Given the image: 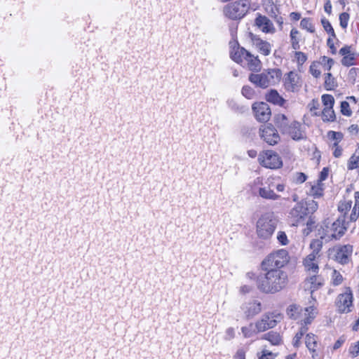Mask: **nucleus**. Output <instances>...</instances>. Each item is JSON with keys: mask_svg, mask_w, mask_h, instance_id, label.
<instances>
[{"mask_svg": "<svg viewBox=\"0 0 359 359\" xmlns=\"http://www.w3.org/2000/svg\"><path fill=\"white\" fill-rule=\"evenodd\" d=\"M322 118L324 121H334L335 119V114L333 107H324L322 111Z\"/></svg>", "mask_w": 359, "mask_h": 359, "instance_id": "32", "label": "nucleus"}, {"mask_svg": "<svg viewBox=\"0 0 359 359\" xmlns=\"http://www.w3.org/2000/svg\"><path fill=\"white\" fill-rule=\"evenodd\" d=\"M349 20V15L347 13H342L339 15L340 25L342 28H346Z\"/></svg>", "mask_w": 359, "mask_h": 359, "instance_id": "52", "label": "nucleus"}, {"mask_svg": "<svg viewBox=\"0 0 359 359\" xmlns=\"http://www.w3.org/2000/svg\"><path fill=\"white\" fill-rule=\"evenodd\" d=\"M341 112L343 115L346 116H350L351 115L352 111L348 102L343 101L341 102Z\"/></svg>", "mask_w": 359, "mask_h": 359, "instance_id": "50", "label": "nucleus"}, {"mask_svg": "<svg viewBox=\"0 0 359 359\" xmlns=\"http://www.w3.org/2000/svg\"><path fill=\"white\" fill-rule=\"evenodd\" d=\"M324 191V184L320 182H316L311 185L309 194L315 198H319L323 196Z\"/></svg>", "mask_w": 359, "mask_h": 359, "instance_id": "30", "label": "nucleus"}, {"mask_svg": "<svg viewBox=\"0 0 359 359\" xmlns=\"http://www.w3.org/2000/svg\"><path fill=\"white\" fill-rule=\"evenodd\" d=\"M255 25L263 32L266 34H273L276 28L273 22L266 16L258 14Z\"/></svg>", "mask_w": 359, "mask_h": 359, "instance_id": "15", "label": "nucleus"}, {"mask_svg": "<svg viewBox=\"0 0 359 359\" xmlns=\"http://www.w3.org/2000/svg\"><path fill=\"white\" fill-rule=\"evenodd\" d=\"M244 60V62L242 65H246L250 71H257L260 69L261 62L257 56H255L248 52V56H246Z\"/></svg>", "mask_w": 359, "mask_h": 359, "instance_id": "25", "label": "nucleus"}, {"mask_svg": "<svg viewBox=\"0 0 359 359\" xmlns=\"http://www.w3.org/2000/svg\"><path fill=\"white\" fill-rule=\"evenodd\" d=\"M318 106H319V104H318V101L312 100L311 103L310 104V111L312 112L313 111V114L316 116L319 115V112L317 111V110L318 109Z\"/></svg>", "mask_w": 359, "mask_h": 359, "instance_id": "59", "label": "nucleus"}, {"mask_svg": "<svg viewBox=\"0 0 359 359\" xmlns=\"http://www.w3.org/2000/svg\"><path fill=\"white\" fill-rule=\"evenodd\" d=\"M261 138L270 145H274L280 140V136L276 128L271 125H264L259 128Z\"/></svg>", "mask_w": 359, "mask_h": 359, "instance_id": "13", "label": "nucleus"}, {"mask_svg": "<svg viewBox=\"0 0 359 359\" xmlns=\"http://www.w3.org/2000/svg\"><path fill=\"white\" fill-rule=\"evenodd\" d=\"M262 338L269 341L272 345H279L282 343L281 336L276 332H269L265 334Z\"/></svg>", "mask_w": 359, "mask_h": 359, "instance_id": "29", "label": "nucleus"}, {"mask_svg": "<svg viewBox=\"0 0 359 359\" xmlns=\"http://www.w3.org/2000/svg\"><path fill=\"white\" fill-rule=\"evenodd\" d=\"M241 94L248 100L254 99L256 96L255 90L249 86H244L242 88Z\"/></svg>", "mask_w": 359, "mask_h": 359, "instance_id": "37", "label": "nucleus"}, {"mask_svg": "<svg viewBox=\"0 0 359 359\" xmlns=\"http://www.w3.org/2000/svg\"><path fill=\"white\" fill-rule=\"evenodd\" d=\"M241 332L245 338H250L255 336L256 334L260 332L256 327V323L255 324L250 323L247 326H244L241 328Z\"/></svg>", "mask_w": 359, "mask_h": 359, "instance_id": "28", "label": "nucleus"}, {"mask_svg": "<svg viewBox=\"0 0 359 359\" xmlns=\"http://www.w3.org/2000/svg\"><path fill=\"white\" fill-rule=\"evenodd\" d=\"M283 76L282 71L278 68L264 69L260 74H250L249 81L257 87L266 88L278 84Z\"/></svg>", "mask_w": 359, "mask_h": 359, "instance_id": "2", "label": "nucleus"}, {"mask_svg": "<svg viewBox=\"0 0 359 359\" xmlns=\"http://www.w3.org/2000/svg\"><path fill=\"white\" fill-rule=\"evenodd\" d=\"M353 252V247L346 245L340 247L336 254V259L341 264H346L348 262L349 257Z\"/></svg>", "mask_w": 359, "mask_h": 359, "instance_id": "21", "label": "nucleus"}, {"mask_svg": "<svg viewBox=\"0 0 359 359\" xmlns=\"http://www.w3.org/2000/svg\"><path fill=\"white\" fill-rule=\"evenodd\" d=\"M342 56L341 63L343 66L351 67L355 65L356 53L351 46H344L339 50Z\"/></svg>", "mask_w": 359, "mask_h": 359, "instance_id": "14", "label": "nucleus"}, {"mask_svg": "<svg viewBox=\"0 0 359 359\" xmlns=\"http://www.w3.org/2000/svg\"><path fill=\"white\" fill-rule=\"evenodd\" d=\"M276 121L277 125L282 128V130L285 132L288 126V120L287 118L284 114H278L276 117Z\"/></svg>", "mask_w": 359, "mask_h": 359, "instance_id": "36", "label": "nucleus"}, {"mask_svg": "<svg viewBox=\"0 0 359 359\" xmlns=\"http://www.w3.org/2000/svg\"><path fill=\"white\" fill-rule=\"evenodd\" d=\"M248 51L245 48L238 46L231 50L230 55L231 59L233 61L238 64L243 65L245 60V57L248 56Z\"/></svg>", "mask_w": 359, "mask_h": 359, "instance_id": "26", "label": "nucleus"}, {"mask_svg": "<svg viewBox=\"0 0 359 359\" xmlns=\"http://www.w3.org/2000/svg\"><path fill=\"white\" fill-rule=\"evenodd\" d=\"M252 45L264 55H269L271 53V45L266 41H263L258 36L250 34Z\"/></svg>", "mask_w": 359, "mask_h": 359, "instance_id": "18", "label": "nucleus"}, {"mask_svg": "<svg viewBox=\"0 0 359 359\" xmlns=\"http://www.w3.org/2000/svg\"><path fill=\"white\" fill-rule=\"evenodd\" d=\"M333 37H330L327 39V44L330 49L331 53L334 55L337 53V48L334 46Z\"/></svg>", "mask_w": 359, "mask_h": 359, "instance_id": "58", "label": "nucleus"}, {"mask_svg": "<svg viewBox=\"0 0 359 359\" xmlns=\"http://www.w3.org/2000/svg\"><path fill=\"white\" fill-rule=\"evenodd\" d=\"M309 72L315 78H318L321 74L320 67L319 62L314 61L311 63L309 67Z\"/></svg>", "mask_w": 359, "mask_h": 359, "instance_id": "41", "label": "nucleus"}, {"mask_svg": "<svg viewBox=\"0 0 359 359\" xmlns=\"http://www.w3.org/2000/svg\"><path fill=\"white\" fill-rule=\"evenodd\" d=\"M266 100L274 104L283 106L286 100L278 93L276 90H271L266 94Z\"/></svg>", "mask_w": 359, "mask_h": 359, "instance_id": "27", "label": "nucleus"}, {"mask_svg": "<svg viewBox=\"0 0 359 359\" xmlns=\"http://www.w3.org/2000/svg\"><path fill=\"white\" fill-rule=\"evenodd\" d=\"M317 62H319L320 67H322L324 71H330L334 65L333 59L326 56H321Z\"/></svg>", "mask_w": 359, "mask_h": 359, "instance_id": "31", "label": "nucleus"}, {"mask_svg": "<svg viewBox=\"0 0 359 359\" xmlns=\"http://www.w3.org/2000/svg\"><path fill=\"white\" fill-rule=\"evenodd\" d=\"M346 227L344 226V220L338 219L334 222L331 226H326V229L323 228V232L318 229V234L320 238L328 241L332 238L338 239L341 238L346 232Z\"/></svg>", "mask_w": 359, "mask_h": 359, "instance_id": "7", "label": "nucleus"}, {"mask_svg": "<svg viewBox=\"0 0 359 359\" xmlns=\"http://www.w3.org/2000/svg\"><path fill=\"white\" fill-rule=\"evenodd\" d=\"M307 327L303 326L300 328V330L296 333L295 336L292 340V344L294 347L298 348L302 344V338L304 334L306 332Z\"/></svg>", "mask_w": 359, "mask_h": 359, "instance_id": "33", "label": "nucleus"}, {"mask_svg": "<svg viewBox=\"0 0 359 359\" xmlns=\"http://www.w3.org/2000/svg\"><path fill=\"white\" fill-rule=\"evenodd\" d=\"M321 98L324 107H330L334 106V99L332 95L329 94H325L322 95Z\"/></svg>", "mask_w": 359, "mask_h": 359, "instance_id": "46", "label": "nucleus"}, {"mask_svg": "<svg viewBox=\"0 0 359 359\" xmlns=\"http://www.w3.org/2000/svg\"><path fill=\"white\" fill-rule=\"evenodd\" d=\"M317 208H318V204L316 201H311L308 202L307 208H306L307 210L314 212L317 210Z\"/></svg>", "mask_w": 359, "mask_h": 359, "instance_id": "63", "label": "nucleus"}, {"mask_svg": "<svg viewBox=\"0 0 359 359\" xmlns=\"http://www.w3.org/2000/svg\"><path fill=\"white\" fill-rule=\"evenodd\" d=\"M259 359H273V355L268 350H263L259 356Z\"/></svg>", "mask_w": 359, "mask_h": 359, "instance_id": "60", "label": "nucleus"}, {"mask_svg": "<svg viewBox=\"0 0 359 359\" xmlns=\"http://www.w3.org/2000/svg\"><path fill=\"white\" fill-rule=\"evenodd\" d=\"M359 217V208H353L349 217L350 222H355Z\"/></svg>", "mask_w": 359, "mask_h": 359, "instance_id": "56", "label": "nucleus"}, {"mask_svg": "<svg viewBox=\"0 0 359 359\" xmlns=\"http://www.w3.org/2000/svg\"><path fill=\"white\" fill-rule=\"evenodd\" d=\"M319 256L314 254L308 255L304 259V266L306 271L310 273H317L318 272Z\"/></svg>", "mask_w": 359, "mask_h": 359, "instance_id": "19", "label": "nucleus"}, {"mask_svg": "<svg viewBox=\"0 0 359 359\" xmlns=\"http://www.w3.org/2000/svg\"><path fill=\"white\" fill-rule=\"evenodd\" d=\"M276 238L279 243L282 245H287L289 243L287 236L284 231H278Z\"/></svg>", "mask_w": 359, "mask_h": 359, "instance_id": "49", "label": "nucleus"}, {"mask_svg": "<svg viewBox=\"0 0 359 359\" xmlns=\"http://www.w3.org/2000/svg\"><path fill=\"white\" fill-rule=\"evenodd\" d=\"M351 201H341L338 206V210L341 213L346 215L351 208Z\"/></svg>", "mask_w": 359, "mask_h": 359, "instance_id": "45", "label": "nucleus"}, {"mask_svg": "<svg viewBox=\"0 0 359 359\" xmlns=\"http://www.w3.org/2000/svg\"><path fill=\"white\" fill-rule=\"evenodd\" d=\"M342 275L337 270L334 269L331 276V283L334 286L339 285L343 282Z\"/></svg>", "mask_w": 359, "mask_h": 359, "instance_id": "38", "label": "nucleus"}, {"mask_svg": "<svg viewBox=\"0 0 359 359\" xmlns=\"http://www.w3.org/2000/svg\"><path fill=\"white\" fill-rule=\"evenodd\" d=\"M354 198H355V204H354L353 207L359 208V191L355 192Z\"/></svg>", "mask_w": 359, "mask_h": 359, "instance_id": "64", "label": "nucleus"}, {"mask_svg": "<svg viewBox=\"0 0 359 359\" xmlns=\"http://www.w3.org/2000/svg\"><path fill=\"white\" fill-rule=\"evenodd\" d=\"M347 168L349 170L354 169H358V172L359 174V156L356 154H353L348 161Z\"/></svg>", "mask_w": 359, "mask_h": 359, "instance_id": "34", "label": "nucleus"}, {"mask_svg": "<svg viewBox=\"0 0 359 359\" xmlns=\"http://www.w3.org/2000/svg\"><path fill=\"white\" fill-rule=\"evenodd\" d=\"M305 344L309 351L313 354L316 355L320 350L317 337L312 333L307 334L305 338Z\"/></svg>", "mask_w": 359, "mask_h": 359, "instance_id": "23", "label": "nucleus"}, {"mask_svg": "<svg viewBox=\"0 0 359 359\" xmlns=\"http://www.w3.org/2000/svg\"><path fill=\"white\" fill-rule=\"evenodd\" d=\"M233 359H245V351L243 348L238 349L236 351Z\"/></svg>", "mask_w": 359, "mask_h": 359, "instance_id": "61", "label": "nucleus"}, {"mask_svg": "<svg viewBox=\"0 0 359 359\" xmlns=\"http://www.w3.org/2000/svg\"><path fill=\"white\" fill-rule=\"evenodd\" d=\"M277 220L273 212H265L260 215L256 223V233L259 238L269 240L273 234Z\"/></svg>", "mask_w": 359, "mask_h": 359, "instance_id": "4", "label": "nucleus"}, {"mask_svg": "<svg viewBox=\"0 0 359 359\" xmlns=\"http://www.w3.org/2000/svg\"><path fill=\"white\" fill-rule=\"evenodd\" d=\"M328 174L329 169L327 168H324L320 172L319 179L317 181L323 183V181L325 180L327 178Z\"/></svg>", "mask_w": 359, "mask_h": 359, "instance_id": "57", "label": "nucleus"}, {"mask_svg": "<svg viewBox=\"0 0 359 359\" xmlns=\"http://www.w3.org/2000/svg\"><path fill=\"white\" fill-rule=\"evenodd\" d=\"M242 310L248 317H251L258 314L261 311L262 306L259 302H252L243 304Z\"/></svg>", "mask_w": 359, "mask_h": 359, "instance_id": "24", "label": "nucleus"}, {"mask_svg": "<svg viewBox=\"0 0 359 359\" xmlns=\"http://www.w3.org/2000/svg\"><path fill=\"white\" fill-rule=\"evenodd\" d=\"M313 304L312 305L304 309L301 321L304 325L311 324L318 313L317 309L315 306L316 301L313 300Z\"/></svg>", "mask_w": 359, "mask_h": 359, "instance_id": "20", "label": "nucleus"}, {"mask_svg": "<svg viewBox=\"0 0 359 359\" xmlns=\"http://www.w3.org/2000/svg\"><path fill=\"white\" fill-rule=\"evenodd\" d=\"M306 180V176L303 172H298L296 175V181L298 183H303Z\"/></svg>", "mask_w": 359, "mask_h": 359, "instance_id": "62", "label": "nucleus"}, {"mask_svg": "<svg viewBox=\"0 0 359 359\" xmlns=\"http://www.w3.org/2000/svg\"><path fill=\"white\" fill-rule=\"evenodd\" d=\"M321 23H322V25H323L324 29L329 34H330V36L332 37L335 38L336 35H335L334 29L332 28V27L330 22H329V20H327L326 18H323L321 19Z\"/></svg>", "mask_w": 359, "mask_h": 359, "instance_id": "44", "label": "nucleus"}, {"mask_svg": "<svg viewBox=\"0 0 359 359\" xmlns=\"http://www.w3.org/2000/svg\"><path fill=\"white\" fill-rule=\"evenodd\" d=\"M235 337V330L233 327H228L225 330L224 339L230 341Z\"/></svg>", "mask_w": 359, "mask_h": 359, "instance_id": "55", "label": "nucleus"}, {"mask_svg": "<svg viewBox=\"0 0 359 359\" xmlns=\"http://www.w3.org/2000/svg\"><path fill=\"white\" fill-rule=\"evenodd\" d=\"M337 86L335 79L331 73H327L325 78V87L327 90H332Z\"/></svg>", "mask_w": 359, "mask_h": 359, "instance_id": "39", "label": "nucleus"}, {"mask_svg": "<svg viewBox=\"0 0 359 359\" xmlns=\"http://www.w3.org/2000/svg\"><path fill=\"white\" fill-rule=\"evenodd\" d=\"M332 153L334 157L339 158L342 155V149L341 147L337 144V143H333L332 147Z\"/></svg>", "mask_w": 359, "mask_h": 359, "instance_id": "54", "label": "nucleus"}, {"mask_svg": "<svg viewBox=\"0 0 359 359\" xmlns=\"http://www.w3.org/2000/svg\"><path fill=\"white\" fill-rule=\"evenodd\" d=\"M306 215V208L300 203H297L289 213V217L294 226L298 225Z\"/></svg>", "mask_w": 359, "mask_h": 359, "instance_id": "16", "label": "nucleus"}, {"mask_svg": "<svg viewBox=\"0 0 359 359\" xmlns=\"http://www.w3.org/2000/svg\"><path fill=\"white\" fill-rule=\"evenodd\" d=\"M327 137L329 139L334 141V143H337V144H339L343 138V135L339 132L330 131L327 133Z\"/></svg>", "mask_w": 359, "mask_h": 359, "instance_id": "47", "label": "nucleus"}, {"mask_svg": "<svg viewBox=\"0 0 359 359\" xmlns=\"http://www.w3.org/2000/svg\"><path fill=\"white\" fill-rule=\"evenodd\" d=\"M298 34L299 32L296 29H292L290 32L292 47L294 50L299 48Z\"/></svg>", "mask_w": 359, "mask_h": 359, "instance_id": "42", "label": "nucleus"}, {"mask_svg": "<svg viewBox=\"0 0 359 359\" xmlns=\"http://www.w3.org/2000/svg\"><path fill=\"white\" fill-rule=\"evenodd\" d=\"M295 58L299 65H302L307 60V56L302 52H296Z\"/></svg>", "mask_w": 359, "mask_h": 359, "instance_id": "53", "label": "nucleus"}, {"mask_svg": "<svg viewBox=\"0 0 359 359\" xmlns=\"http://www.w3.org/2000/svg\"><path fill=\"white\" fill-rule=\"evenodd\" d=\"M286 312L290 318L297 319L299 314V307L295 304L290 305L287 309Z\"/></svg>", "mask_w": 359, "mask_h": 359, "instance_id": "40", "label": "nucleus"}, {"mask_svg": "<svg viewBox=\"0 0 359 359\" xmlns=\"http://www.w3.org/2000/svg\"><path fill=\"white\" fill-rule=\"evenodd\" d=\"M323 240L324 239L320 238V239L313 240L311 243L310 247L312 249V252L311 254H314L315 255L320 257L319 252L322 248Z\"/></svg>", "mask_w": 359, "mask_h": 359, "instance_id": "35", "label": "nucleus"}, {"mask_svg": "<svg viewBox=\"0 0 359 359\" xmlns=\"http://www.w3.org/2000/svg\"><path fill=\"white\" fill-rule=\"evenodd\" d=\"M285 132L287 133L294 140L302 139L304 135L301 124L297 121L291 123Z\"/></svg>", "mask_w": 359, "mask_h": 359, "instance_id": "22", "label": "nucleus"}, {"mask_svg": "<svg viewBox=\"0 0 359 359\" xmlns=\"http://www.w3.org/2000/svg\"><path fill=\"white\" fill-rule=\"evenodd\" d=\"M252 109L255 118L259 122H267L271 116V109L266 102H256L252 104Z\"/></svg>", "mask_w": 359, "mask_h": 359, "instance_id": "12", "label": "nucleus"}, {"mask_svg": "<svg viewBox=\"0 0 359 359\" xmlns=\"http://www.w3.org/2000/svg\"><path fill=\"white\" fill-rule=\"evenodd\" d=\"M302 86V80L299 74L291 71L283 77V87L287 92H298Z\"/></svg>", "mask_w": 359, "mask_h": 359, "instance_id": "10", "label": "nucleus"}, {"mask_svg": "<svg viewBox=\"0 0 359 359\" xmlns=\"http://www.w3.org/2000/svg\"><path fill=\"white\" fill-rule=\"evenodd\" d=\"M290 261L287 250L280 249L269 254L262 262V269H281Z\"/></svg>", "mask_w": 359, "mask_h": 359, "instance_id": "5", "label": "nucleus"}, {"mask_svg": "<svg viewBox=\"0 0 359 359\" xmlns=\"http://www.w3.org/2000/svg\"><path fill=\"white\" fill-rule=\"evenodd\" d=\"M348 353L352 357H356L359 355V339L351 344Z\"/></svg>", "mask_w": 359, "mask_h": 359, "instance_id": "48", "label": "nucleus"}, {"mask_svg": "<svg viewBox=\"0 0 359 359\" xmlns=\"http://www.w3.org/2000/svg\"><path fill=\"white\" fill-rule=\"evenodd\" d=\"M258 161L263 167L269 169H278L283 165L280 156L272 150L260 152L258 156Z\"/></svg>", "mask_w": 359, "mask_h": 359, "instance_id": "9", "label": "nucleus"}, {"mask_svg": "<svg viewBox=\"0 0 359 359\" xmlns=\"http://www.w3.org/2000/svg\"><path fill=\"white\" fill-rule=\"evenodd\" d=\"M324 283V279L316 273L307 278L304 281V288L309 290L311 294L319 289Z\"/></svg>", "mask_w": 359, "mask_h": 359, "instance_id": "17", "label": "nucleus"}, {"mask_svg": "<svg viewBox=\"0 0 359 359\" xmlns=\"http://www.w3.org/2000/svg\"><path fill=\"white\" fill-rule=\"evenodd\" d=\"M274 181L273 178H255L250 185L251 191L255 194L264 199L276 201L280 196L276 194L273 189Z\"/></svg>", "mask_w": 359, "mask_h": 359, "instance_id": "3", "label": "nucleus"}, {"mask_svg": "<svg viewBox=\"0 0 359 359\" xmlns=\"http://www.w3.org/2000/svg\"><path fill=\"white\" fill-rule=\"evenodd\" d=\"M336 306L340 313H348L353 307V294L349 287H346L344 292L338 295Z\"/></svg>", "mask_w": 359, "mask_h": 359, "instance_id": "11", "label": "nucleus"}, {"mask_svg": "<svg viewBox=\"0 0 359 359\" xmlns=\"http://www.w3.org/2000/svg\"><path fill=\"white\" fill-rule=\"evenodd\" d=\"M300 26L308 32L313 33L315 31L314 26L309 18H303L301 20Z\"/></svg>", "mask_w": 359, "mask_h": 359, "instance_id": "43", "label": "nucleus"}, {"mask_svg": "<svg viewBox=\"0 0 359 359\" xmlns=\"http://www.w3.org/2000/svg\"><path fill=\"white\" fill-rule=\"evenodd\" d=\"M249 8L248 0H239L225 6L223 12L226 17L231 20H238L245 15Z\"/></svg>", "mask_w": 359, "mask_h": 359, "instance_id": "6", "label": "nucleus"}, {"mask_svg": "<svg viewBox=\"0 0 359 359\" xmlns=\"http://www.w3.org/2000/svg\"><path fill=\"white\" fill-rule=\"evenodd\" d=\"M287 275L281 269H261L256 277L257 288L266 294H274L282 290L287 285Z\"/></svg>", "mask_w": 359, "mask_h": 359, "instance_id": "1", "label": "nucleus"}, {"mask_svg": "<svg viewBox=\"0 0 359 359\" xmlns=\"http://www.w3.org/2000/svg\"><path fill=\"white\" fill-rule=\"evenodd\" d=\"M315 225V222L309 218L306 222V226L304 228L302 231L304 236H308L313 230Z\"/></svg>", "mask_w": 359, "mask_h": 359, "instance_id": "51", "label": "nucleus"}, {"mask_svg": "<svg viewBox=\"0 0 359 359\" xmlns=\"http://www.w3.org/2000/svg\"><path fill=\"white\" fill-rule=\"evenodd\" d=\"M283 315L278 312H269L256 321V327L260 332L273 328L283 320Z\"/></svg>", "mask_w": 359, "mask_h": 359, "instance_id": "8", "label": "nucleus"}]
</instances>
